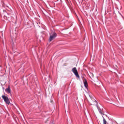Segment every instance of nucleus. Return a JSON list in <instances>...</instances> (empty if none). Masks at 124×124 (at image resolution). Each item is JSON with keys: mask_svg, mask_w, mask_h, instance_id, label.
<instances>
[{"mask_svg": "<svg viewBox=\"0 0 124 124\" xmlns=\"http://www.w3.org/2000/svg\"><path fill=\"white\" fill-rule=\"evenodd\" d=\"M2 98L5 101L6 104H8V105H9V104H10V101H9V99L8 98V97L5 95H2Z\"/></svg>", "mask_w": 124, "mask_h": 124, "instance_id": "1", "label": "nucleus"}, {"mask_svg": "<svg viewBox=\"0 0 124 124\" xmlns=\"http://www.w3.org/2000/svg\"><path fill=\"white\" fill-rule=\"evenodd\" d=\"M72 71L76 76V77L80 78V76H79V74H78V71H77V68H76V67L73 68Z\"/></svg>", "mask_w": 124, "mask_h": 124, "instance_id": "2", "label": "nucleus"}, {"mask_svg": "<svg viewBox=\"0 0 124 124\" xmlns=\"http://www.w3.org/2000/svg\"><path fill=\"white\" fill-rule=\"evenodd\" d=\"M56 37H57V33L55 32L53 33V34H52V33H50L49 39V42H51L52 40H54V39L56 38Z\"/></svg>", "mask_w": 124, "mask_h": 124, "instance_id": "3", "label": "nucleus"}, {"mask_svg": "<svg viewBox=\"0 0 124 124\" xmlns=\"http://www.w3.org/2000/svg\"><path fill=\"white\" fill-rule=\"evenodd\" d=\"M83 81L84 83V85L85 87V88H88V82L87 81V79L86 78H83Z\"/></svg>", "mask_w": 124, "mask_h": 124, "instance_id": "4", "label": "nucleus"}, {"mask_svg": "<svg viewBox=\"0 0 124 124\" xmlns=\"http://www.w3.org/2000/svg\"><path fill=\"white\" fill-rule=\"evenodd\" d=\"M5 91L8 93H11V90H10V86H8V87L5 90Z\"/></svg>", "mask_w": 124, "mask_h": 124, "instance_id": "5", "label": "nucleus"}, {"mask_svg": "<svg viewBox=\"0 0 124 124\" xmlns=\"http://www.w3.org/2000/svg\"><path fill=\"white\" fill-rule=\"evenodd\" d=\"M92 103L90 104V105H96L97 107V102L96 101H92Z\"/></svg>", "mask_w": 124, "mask_h": 124, "instance_id": "6", "label": "nucleus"}, {"mask_svg": "<svg viewBox=\"0 0 124 124\" xmlns=\"http://www.w3.org/2000/svg\"><path fill=\"white\" fill-rule=\"evenodd\" d=\"M103 124H107V121H106V120L105 119V118H104V117L103 116Z\"/></svg>", "mask_w": 124, "mask_h": 124, "instance_id": "7", "label": "nucleus"}, {"mask_svg": "<svg viewBox=\"0 0 124 124\" xmlns=\"http://www.w3.org/2000/svg\"><path fill=\"white\" fill-rule=\"evenodd\" d=\"M97 108L99 110V113H100V114H101L102 115V110H101V109H100V108H98V107H97Z\"/></svg>", "mask_w": 124, "mask_h": 124, "instance_id": "8", "label": "nucleus"}, {"mask_svg": "<svg viewBox=\"0 0 124 124\" xmlns=\"http://www.w3.org/2000/svg\"><path fill=\"white\" fill-rule=\"evenodd\" d=\"M90 77H91V78H93L94 77V75L93 73H90Z\"/></svg>", "mask_w": 124, "mask_h": 124, "instance_id": "9", "label": "nucleus"}, {"mask_svg": "<svg viewBox=\"0 0 124 124\" xmlns=\"http://www.w3.org/2000/svg\"><path fill=\"white\" fill-rule=\"evenodd\" d=\"M118 124H124V123L120 122V123H118Z\"/></svg>", "mask_w": 124, "mask_h": 124, "instance_id": "10", "label": "nucleus"}, {"mask_svg": "<svg viewBox=\"0 0 124 124\" xmlns=\"http://www.w3.org/2000/svg\"><path fill=\"white\" fill-rule=\"evenodd\" d=\"M2 6H3V7H5V6H4V3H3V4H2Z\"/></svg>", "mask_w": 124, "mask_h": 124, "instance_id": "11", "label": "nucleus"}, {"mask_svg": "<svg viewBox=\"0 0 124 124\" xmlns=\"http://www.w3.org/2000/svg\"><path fill=\"white\" fill-rule=\"evenodd\" d=\"M51 102H53V101H51Z\"/></svg>", "mask_w": 124, "mask_h": 124, "instance_id": "12", "label": "nucleus"}]
</instances>
